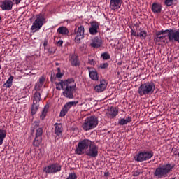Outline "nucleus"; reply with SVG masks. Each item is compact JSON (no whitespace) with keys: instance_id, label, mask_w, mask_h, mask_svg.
<instances>
[{"instance_id":"1","label":"nucleus","mask_w":179,"mask_h":179,"mask_svg":"<svg viewBox=\"0 0 179 179\" xmlns=\"http://www.w3.org/2000/svg\"><path fill=\"white\" fill-rule=\"evenodd\" d=\"M76 155H85L89 157L95 159L99 156V146L93 144V143L87 138L80 140L75 149Z\"/></svg>"},{"instance_id":"2","label":"nucleus","mask_w":179,"mask_h":179,"mask_svg":"<svg viewBox=\"0 0 179 179\" xmlns=\"http://www.w3.org/2000/svg\"><path fill=\"white\" fill-rule=\"evenodd\" d=\"M174 167L176 165L171 164H166L157 167L154 172V176L157 178H166V177H169V174L173 171Z\"/></svg>"},{"instance_id":"3","label":"nucleus","mask_w":179,"mask_h":179,"mask_svg":"<svg viewBox=\"0 0 179 179\" xmlns=\"http://www.w3.org/2000/svg\"><path fill=\"white\" fill-rule=\"evenodd\" d=\"M64 90L63 92V96L67 99H73V93L76 92V84H75V80L73 78H69L64 82Z\"/></svg>"},{"instance_id":"4","label":"nucleus","mask_w":179,"mask_h":179,"mask_svg":"<svg viewBox=\"0 0 179 179\" xmlns=\"http://www.w3.org/2000/svg\"><path fill=\"white\" fill-rule=\"evenodd\" d=\"M155 89H156V85L153 82H147L139 86L138 93L141 97L143 96H150V94H153Z\"/></svg>"},{"instance_id":"5","label":"nucleus","mask_w":179,"mask_h":179,"mask_svg":"<svg viewBox=\"0 0 179 179\" xmlns=\"http://www.w3.org/2000/svg\"><path fill=\"white\" fill-rule=\"evenodd\" d=\"M99 125V118L96 116H90L85 120L82 124V128L84 131H91L94 129Z\"/></svg>"},{"instance_id":"6","label":"nucleus","mask_w":179,"mask_h":179,"mask_svg":"<svg viewBox=\"0 0 179 179\" xmlns=\"http://www.w3.org/2000/svg\"><path fill=\"white\" fill-rule=\"evenodd\" d=\"M155 155V153L152 150L140 151L135 157L136 162H146L150 160V158Z\"/></svg>"},{"instance_id":"7","label":"nucleus","mask_w":179,"mask_h":179,"mask_svg":"<svg viewBox=\"0 0 179 179\" xmlns=\"http://www.w3.org/2000/svg\"><path fill=\"white\" fill-rule=\"evenodd\" d=\"M44 20H45V15L44 14L41 13L38 15L31 27V30H32L34 33H36V31H38V30L41 29V27L43 26V24H44Z\"/></svg>"},{"instance_id":"8","label":"nucleus","mask_w":179,"mask_h":179,"mask_svg":"<svg viewBox=\"0 0 179 179\" xmlns=\"http://www.w3.org/2000/svg\"><path fill=\"white\" fill-rule=\"evenodd\" d=\"M170 33V29L166 30H161L158 31L155 33V36L154 37V41L155 43H166L167 40V37L169 39V34ZM167 34V36H164V34Z\"/></svg>"},{"instance_id":"9","label":"nucleus","mask_w":179,"mask_h":179,"mask_svg":"<svg viewBox=\"0 0 179 179\" xmlns=\"http://www.w3.org/2000/svg\"><path fill=\"white\" fill-rule=\"evenodd\" d=\"M75 43H80V41L85 38V27L81 25L75 29Z\"/></svg>"},{"instance_id":"10","label":"nucleus","mask_w":179,"mask_h":179,"mask_svg":"<svg viewBox=\"0 0 179 179\" xmlns=\"http://www.w3.org/2000/svg\"><path fill=\"white\" fill-rule=\"evenodd\" d=\"M169 43H174L176 41L179 43V29H169Z\"/></svg>"},{"instance_id":"11","label":"nucleus","mask_w":179,"mask_h":179,"mask_svg":"<svg viewBox=\"0 0 179 179\" xmlns=\"http://www.w3.org/2000/svg\"><path fill=\"white\" fill-rule=\"evenodd\" d=\"M91 27L89 29V33L91 36H96L100 30V24L96 21H93L90 23Z\"/></svg>"},{"instance_id":"12","label":"nucleus","mask_w":179,"mask_h":179,"mask_svg":"<svg viewBox=\"0 0 179 179\" xmlns=\"http://www.w3.org/2000/svg\"><path fill=\"white\" fill-rule=\"evenodd\" d=\"M61 171V165L59 164H53L48 166L46 168V173L48 174H53Z\"/></svg>"},{"instance_id":"13","label":"nucleus","mask_w":179,"mask_h":179,"mask_svg":"<svg viewBox=\"0 0 179 179\" xmlns=\"http://www.w3.org/2000/svg\"><path fill=\"white\" fill-rule=\"evenodd\" d=\"M90 45L92 48H100L103 45V39L100 36H95L92 39Z\"/></svg>"},{"instance_id":"14","label":"nucleus","mask_w":179,"mask_h":179,"mask_svg":"<svg viewBox=\"0 0 179 179\" xmlns=\"http://www.w3.org/2000/svg\"><path fill=\"white\" fill-rule=\"evenodd\" d=\"M0 7L2 10H12V8H13V1L10 0H4L1 1Z\"/></svg>"},{"instance_id":"15","label":"nucleus","mask_w":179,"mask_h":179,"mask_svg":"<svg viewBox=\"0 0 179 179\" xmlns=\"http://www.w3.org/2000/svg\"><path fill=\"white\" fill-rule=\"evenodd\" d=\"M122 5V0H110V8L111 10H118Z\"/></svg>"},{"instance_id":"16","label":"nucleus","mask_w":179,"mask_h":179,"mask_svg":"<svg viewBox=\"0 0 179 179\" xmlns=\"http://www.w3.org/2000/svg\"><path fill=\"white\" fill-rule=\"evenodd\" d=\"M42 135H43V129L38 128L36 131V137L33 141L34 146H36V148L40 146V143L41 141H40L38 138H40V136H41Z\"/></svg>"},{"instance_id":"17","label":"nucleus","mask_w":179,"mask_h":179,"mask_svg":"<svg viewBox=\"0 0 179 179\" xmlns=\"http://www.w3.org/2000/svg\"><path fill=\"white\" fill-rule=\"evenodd\" d=\"M69 62L71 66H79V65H80L79 57L75 54H72L69 56Z\"/></svg>"},{"instance_id":"18","label":"nucleus","mask_w":179,"mask_h":179,"mask_svg":"<svg viewBox=\"0 0 179 179\" xmlns=\"http://www.w3.org/2000/svg\"><path fill=\"white\" fill-rule=\"evenodd\" d=\"M87 69L88 70L90 78L92 80H99V73L96 69L92 67H87Z\"/></svg>"},{"instance_id":"19","label":"nucleus","mask_w":179,"mask_h":179,"mask_svg":"<svg viewBox=\"0 0 179 179\" xmlns=\"http://www.w3.org/2000/svg\"><path fill=\"white\" fill-rule=\"evenodd\" d=\"M106 87L107 82H106V80H101L100 85L95 86L94 89L98 93H101V92H104L106 90Z\"/></svg>"},{"instance_id":"20","label":"nucleus","mask_w":179,"mask_h":179,"mask_svg":"<svg viewBox=\"0 0 179 179\" xmlns=\"http://www.w3.org/2000/svg\"><path fill=\"white\" fill-rule=\"evenodd\" d=\"M108 118H115L116 115H118V108L116 107H110L107 113Z\"/></svg>"},{"instance_id":"21","label":"nucleus","mask_w":179,"mask_h":179,"mask_svg":"<svg viewBox=\"0 0 179 179\" xmlns=\"http://www.w3.org/2000/svg\"><path fill=\"white\" fill-rule=\"evenodd\" d=\"M162 8V4L159 3H153L151 7V10L153 13H161Z\"/></svg>"},{"instance_id":"22","label":"nucleus","mask_w":179,"mask_h":179,"mask_svg":"<svg viewBox=\"0 0 179 179\" xmlns=\"http://www.w3.org/2000/svg\"><path fill=\"white\" fill-rule=\"evenodd\" d=\"M62 131H63L62 124H58V123L55 124V134L57 136H62Z\"/></svg>"},{"instance_id":"23","label":"nucleus","mask_w":179,"mask_h":179,"mask_svg":"<svg viewBox=\"0 0 179 179\" xmlns=\"http://www.w3.org/2000/svg\"><path fill=\"white\" fill-rule=\"evenodd\" d=\"M57 33L61 34L62 36H68V34H69V30L68 28H66V27L62 26L57 29Z\"/></svg>"},{"instance_id":"24","label":"nucleus","mask_w":179,"mask_h":179,"mask_svg":"<svg viewBox=\"0 0 179 179\" xmlns=\"http://www.w3.org/2000/svg\"><path fill=\"white\" fill-rule=\"evenodd\" d=\"M129 122H132V117H127L125 118L120 119L118 121L119 125H127V124H129Z\"/></svg>"},{"instance_id":"25","label":"nucleus","mask_w":179,"mask_h":179,"mask_svg":"<svg viewBox=\"0 0 179 179\" xmlns=\"http://www.w3.org/2000/svg\"><path fill=\"white\" fill-rule=\"evenodd\" d=\"M78 103H79V101H78L67 102L64 106V107H65V108L69 111V110H71V108H72V107H73V106H76V104H78Z\"/></svg>"},{"instance_id":"26","label":"nucleus","mask_w":179,"mask_h":179,"mask_svg":"<svg viewBox=\"0 0 179 179\" xmlns=\"http://www.w3.org/2000/svg\"><path fill=\"white\" fill-rule=\"evenodd\" d=\"M39 105L38 103H34L31 106V115H35V114L38 110Z\"/></svg>"},{"instance_id":"27","label":"nucleus","mask_w":179,"mask_h":179,"mask_svg":"<svg viewBox=\"0 0 179 179\" xmlns=\"http://www.w3.org/2000/svg\"><path fill=\"white\" fill-rule=\"evenodd\" d=\"M13 79H14L13 76H10L9 78L7 80V81L6 82V83H4L3 86H6V87H8V88L11 87L12 83H13Z\"/></svg>"},{"instance_id":"28","label":"nucleus","mask_w":179,"mask_h":179,"mask_svg":"<svg viewBox=\"0 0 179 179\" xmlns=\"http://www.w3.org/2000/svg\"><path fill=\"white\" fill-rule=\"evenodd\" d=\"M5 138H6V131L0 129V145L3 143Z\"/></svg>"},{"instance_id":"29","label":"nucleus","mask_w":179,"mask_h":179,"mask_svg":"<svg viewBox=\"0 0 179 179\" xmlns=\"http://www.w3.org/2000/svg\"><path fill=\"white\" fill-rule=\"evenodd\" d=\"M56 89L57 90H61V89H62L63 90H65V82L61 81L59 83H56Z\"/></svg>"},{"instance_id":"30","label":"nucleus","mask_w":179,"mask_h":179,"mask_svg":"<svg viewBox=\"0 0 179 179\" xmlns=\"http://www.w3.org/2000/svg\"><path fill=\"white\" fill-rule=\"evenodd\" d=\"M38 101H40V92L36 91L34 95L33 103L35 104H38Z\"/></svg>"},{"instance_id":"31","label":"nucleus","mask_w":179,"mask_h":179,"mask_svg":"<svg viewBox=\"0 0 179 179\" xmlns=\"http://www.w3.org/2000/svg\"><path fill=\"white\" fill-rule=\"evenodd\" d=\"M137 37H140L141 40H145L146 37H148V32L146 31H141L138 34H137Z\"/></svg>"},{"instance_id":"32","label":"nucleus","mask_w":179,"mask_h":179,"mask_svg":"<svg viewBox=\"0 0 179 179\" xmlns=\"http://www.w3.org/2000/svg\"><path fill=\"white\" fill-rule=\"evenodd\" d=\"M68 109H66L65 106H63L62 110L60 111L59 117H65L68 114Z\"/></svg>"},{"instance_id":"33","label":"nucleus","mask_w":179,"mask_h":179,"mask_svg":"<svg viewBox=\"0 0 179 179\" xmlns=\"http://www.w3.org/2000/svg\"><path fill=\"white\" fill-rule=\"evenodd\" d=\"M173 156L179 157V147L172 148Z\"/></svg>"},{"instance_id":"34","label":"nucleus","mask_w":179,"mask_h":179,"mask_svg":"<svg viewBox=\"0 0 179 179\" xmlns=\"http://www.w3.org/2000/svg\"><path fill=\"white\" fill-rule=\"evenodd\" d=\"M176 0H165L164 4L166 6H172V5H174V2Z\"/></svg>"},{"instance_id":"35","label":"nucleus","mask_w":179,"mask_h":179,"mask_svg":"<svg viewBox=\"0 0 179 179\" xmlns=\"http://www.w3.org/2000/svg\"><path fill=\"white\" fill-rule=\"evenodd\" d=\"M40 120L43 121V120H45V106H44L41 115H40Z\"/></svg>"},{"instance_id":"36","label":"nucleus","mask_w":179,"mask_h":179,"mask_svg":"<svg viewBox=\"0 0 179 179\" xmlns=\"http://www.w3.org/2000/svg\"><path fill=\"white\" fill-rule=\"evenodd\" d=\"M101 57L103 58V59L104 60H107V59H110V54L107 53V52H104V53H102Z\"/></svg>"},{"instance_id":"37","label":"nucleus","mask_w":179,"mask_h":179,"mask_svg":"<svg viewBox=\"0 0 179 179\" xmlns=\"http://www.w3.org/2000/svg\"><path fill=\"white\" fill-rule=\"evenodd\" d=\"M43 87V84L40 83H37L35 85V90H36V92H38V90H41V88Z\"/></svg>"},{"instance_id":"38","label":"nucleus","mask_w":179,"mask_h":179,"mask_svg":"<svg viewBox=\"0 0 179 179\" xmlns=\"http://www.w3.org/2000/svg\"><path fill=\"white\" fill-rule=\"evenodd\" d=\"M64 76V73L61 72V68H57V73L56 74V78H61Z\"/></svg>"},{"instance_id":"39","label":"nucleus","mask_w":179,"mask_h":179,"mask_svg":"<svg viewBox=\"0 0 179 179\" xmlns=\"http://www.w3.org/2000/svg\"><path fill=\"white\" fill-rule=\"evenodd\" d=\"M99 68H101V69H107V68H108V63H103L100 64Z\"/></svg>"},{"instance_id":"40","label":"nucleus","mask_w":179,"mask_h":179,"mask_svg":"<svg viewBox=\"0 0 179 179\" xmlns=\"http://www.w3.org/2000/svg\"><path fill=\"white\" fill-rule=\"evenodd\" d=\"M45 82V78L44 76H41L39 78V82L38 83H41V85H44Z\"/></svg>"},{"instance_id":"41","label":"nucleus","mask_w":179,"mask_h":179,"mask_svg":"<svg viewBox=\"0 0 179 179\" xmlns=\"http://www.w3.org/2000/svg\"><path fill=\"white\" fill-rule=\"evenodd\" d=\"M88 64H90V65H96V62L94 61V59H93L92 58H89Z\"/></svg>"},{"instance_id":"42","label":"nucleus","mask_w":179,"mask_h":179,"mask_svg":"<svg viewBox=\"0 0 179 179\" xmlns=\"http://www.w3.org/2000/svg\"><path fill=\"white\" fill-rule=\"evenodd\" d=\"M38 127V123L37 122L35 123L34 126L31 127V132H34V129H36V128H37Z\"/></svg>"},{"instance_id":"43","label":"nucleus","mask_w":179,"mask_h":179,"mask_svg":"<svg viewBox=\"0 0 179 179\" xmlns=\"http://www.w3.org/2000/svg\"><path fill=\"white\" fill-rule=\"evenodd\" d=\"M62 44H64V41H62V40L59 41L57 43V47H62Z\"/></svg>"},{"instance_id":"44","label":"nucleus","mask_w":179,"mask_h":179,"mask_svg":"<svg viewBox=\"0 0 179 179\" xmlns=\"http://www.w3.org/2000/svg\"><path fill=\"white\" fill-rule=\"evenodd\" d=\"M139 174H141V172L136 171L134 172L133 176H134V177H138V176H139Z\"/></svg>"},{"instance_id":"45","label":"nucleus","mask_w":179,"mask_h":179,"mask_svg":"<svg viewBox=\"0 0 179 179\" xmlns=\"http://www.w3.org/2000/svg\"><path fill=\"white\" fill-rule=\"evenodd\" d=\"M131 36H134V37H138V34H136V31H134L133 29H131Z\"/></svg>"},{"instance_id":"46","label":"nucleus","mask_w":179,"mask_h":179,"mask_svg":"<svg viewBox=\"0 0 179 179\" xmlns=\"http://www.w3.org/2000/svg\"><path fill=\"white\" fill-rule=\"evenodd\" d=\"M13 3L14 2L15 5H19L20 3V1L22 0H12Z\"/></svg>"},{"instance_id":"47","label":"nucleus","mask_w":179,"mask_h":179,"mask_svg":"<svg viewBox=\"0 0 179 179\" xmlns=\"http://www.w3.org/2000/svg\"><path fill=\"white\" fill-rule=\"evenodd\" d=\"M110 176V172H106L105 173H104V176L105 177H108Z\"/></svg>"},{"instance_id":"48","label":"nucleus","mask_w":179,"mask_h":179,"mask_svg":"<svg viewBox=\"0 0 179 179\" xmlns=\"http://www.w3.org/2000/svg\"><path fill=\"white\" fill-rule=\"evenodd\" d=\"M45 45H46V43H45V41L43 42V47H44V49L45 50Z\"/></svg>"},{"instance_id":"49","label":"nucleus","mask_w":179,"mask_h":179,"mask_svg":"<svg viewBox=\"0 0 179 179\" xmlns=\"http://www.w3.org/2000/svg\"><path fill=\"white\" fill-rule=\"evenodd\" d=\"M50 106H48V104L45 105V108H48Z\"/></svg>"},{"instance_id":"50","label":"nucleus","mask_w":179,"mask_h":179,"mask_svg":"<svg viewBox=\"0 0 179 179\" xmlns=\"http://www.w3.org/2000/svg\"><path fill=\"white\" fill-rule=\"evenodd\" d=\"M1 22H2V17H1V15H0V23H1Z\"/></svg>"},{"instance_id":"51","label":"nucleus","mask_w":179,"mask_h":179,"mask_svg":"<svg viewBox=\"0 0 179 179\" xmlns=\"http://www.w3.org/2000/svg\"><path fill=\"white\" fill-rule=\"evenodd\" d=\"M43 171H45V168H43Z\"/></svg>"},{"instance_id":"52","label":"nucleus","mask_w":179,"mask_h":179,"mask_svg":"<svg viewBox=\"0 0 179 179\" xmlns=\"http://www.w3.org/2000/svg\"><path fill=\"white\" fill-rule=\"evenodd\" d=\"M178 143H179V136H178Z\"/></svg>"},{"instance_id":"53","label":"nucleus","mask_w":179,"mask_h":179,"mask_svg":"<svg viewBox=\"0 0 179 179\" xmlns=\"http://www.w3.org/2000/svg\"><path fill=\"white\" fill-rule=\"evenodd\" d=\"M0 69H1V66H0Z\"/></svg>"}]
</instances>
